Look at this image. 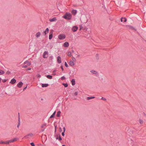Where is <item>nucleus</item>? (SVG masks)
I'll use <instances>...</instances> for the list:
<instances>
[{
	"label": "nucleus",
	"instance_id": "obj_42",
	"mask_svg": "<svg viewBox=\"0 0 146 146\" xmlns=\"http://www.w3.org/2000/svg\"><path fill=\"white\" fill-rule=\"evenodd\" d=\"M30 144L32 146H35V145L34 143L33 142L31 143H30Z\"/></svg>",
	"mask_w": 146,
	"mask_h": 146
},
{
	"label": "nucleus",
	"instance_id": "obj_5",
	"mask_svg": "<svg viewBox=\"0 0 146 146\" xmlns=\"http://www.w3.org/2000/svg\"><path fill=\"white\" fill-rule=\"evenodd\" d=\"M78 27L77 26H73L72 29V30L73 32H75L78 30Z\"/></svg>",
	"mask_w": 146,
	"mask_h": 146
},
{
	"label": "nucleus",
	"instance_id": "obj_55",
	"mask_svg": "<svg viewBox=\"0 0 146 146\" xmlns=\"http://www.w3.org/2000/svg\"><path fill=\"white\" fill-rule=\"evenodd\" d=\"M7 74H10V72L9 71H7Z\"/></svg>",
	"mask_w": 146,
	"mask_h": 146
},
{
	"label": "nucleus",
	"instance_id": "obj_13",
	"mask_svg": "<svg viewBox=\"0 0 146 146\" xmlns=\"http://www.w3.org/2000/svg\"><path fill=\"white\" fill-rule=\"evenodd\" d=\"M121 22H125L127 21V19L125 18L122 17L121 19Z\"/></svg>",
	"mask_w": 146,
	"mask_h": 146
},
{
	"label": "nucleus",
	"instance_id": "obj_23",
	"mask_svg": "<svg viewBox=\"0 0 146 146\" xmlns=\"http://www.w3.org/2000/svg\"><path fill=\"white\" fill-rule=\"evenodd\" d=\"M18 125H17V127L18 128L19 127V126L20 125V117H19V119H18Z\"/></svg>",
	"mask_w": 146,
	"mask_h": 146
},
{
	"label": "nucleus",
	"instance_id": "obj_7",
	"mask_svg": "<svg viewBox=\"0 0 146 146\" xmlns=\"http://www.w3.org/2000/svg\"><path fill=\"white\" fill-rule=\"evenodd\" d=\"M16 82V80L14 78H13L11 80V81L10 82V83L13 84H15Z\"/></svg>",
	"mask_w": 146,
	"mask_h": 146
},
{
	"label": "nucleus",
	"instance_id": "obj_33",
	"mask_svg": "<svg viewBox=\"0 0 146 146\" xmlns=\"http://www.w3.org/2000/svg\"><path fill=\"white\" fill-rule=\"evenodd\" d=\"M58 139L59 141H60L62 140V139L60 135H59V137Z\"/></svg>",
	"mask_w": 146,
	"mask_h": 146
},
{
	"label": "nucleus",
	"instance_id": "obj_49",
	"mask_svg": "<svg viewBox=\"0 0 146 146\" xmlns=\"http://www.w3.org/2000/svg\"><path fill=\"white\" fill-rule=\"evenodd\" d=\"M4 144V141H0V144Z\"/></svg>",
	"mask_w": 146,
	"mask_h": 146
},
{
	"label": "nucleus",
	"instance_id": "obj_18",
	"mask_svg": "<svg viewBox=\"0 0 146 146\" xmlns=\"http://www.w3.org/2000/svg\"><path fill=\"white\" fill-rule=\"evenodd\" d=\"M48 86V84H42V87H46Z\"/></svg>",
	"mask_w": 146,
	"mask_h": 146
},
{
	"label": "nucleus",
	"instance_id": "obj_31",
	"mask_svg": "<svg viewBox=\"0 0 146 146\" xmlns=\"http://www.w3.org/2000/svg\"><path fill=\"white\" fill-rule=\"evenodd\" d=\"M10 142H9V140L8 141H4V144H9Z\"/></svg>",
	"mask_w": 146,
	"mask_h": 146
},
{
	"label": "nucleus",
	"instance_id": "obj_39",
	"mask_svg": "<svg viewBox=\"0 0 146 146\" xmlns=\"http://www.w3.org/2000/svg\"><path fill=\"white\" fill-rule=\"evenodd\" d=\"M14 141H14V140L13 139H12V140H9V142L10 143H13V142Z\"/></svg>",
	"mask_w": 146,
	"mask_h": 146
},
{
	"label": "nucleus",
	"instance_id": "obj_26",
	"mask_svg": "<svg viewBox=\"0 0 146 146\" xmlns=\"http://www.w3.org/2000/svg\"><path fill=\"white\" fill-rule=\"evenodd\" d=\"M90 72L93 74H96L97 73V72L95 71H94V70H91L90 71Z\"/></svg>",
	"mask_w": 146,
	"mask_h": 146
},
{
	"label": "nucleus",
	"instance_id": "obj_19",
	"mask_svg": "<svg viewBox=\"0 0 146 146\" xmlns=\"http://www.w3.org/2000/svg\"><path fill=\"white\" fill-rule=\"evenodd\" d=\"M71 83L72 84V86H74L76 82H75V81L74 79H72L71 81Z\"/></svg>",
	"mask_w": 146,
	"mask_h": 146
},
{
	"label": "nucleus",
	"instance_id": "obj_20",
	"mask_svg": "<svg viewBox=\"0 0 146 146\" xmlns=\"http://www.w3.org/2000/svg\"><path fill=\"white\" fill-rule=\"evenodd\" d=\"M76 12L77 10L75 9H73L72 11V13L74 15H75L76 14Z\"/></svg>",
	"mask_w": 146,
	"mask_h": 146
},
{
	"label": "nucleus",
	"instance_id": "obj_4",
	"mask_svg": "<svg viewBox=\"0 0 146 146\" xmlns=\"http://www.w3.org/2000/svg\"><path fill=\"white\" fill-rule=\"evenodd\" d=\"M58 38L60 40H63L66 38V36L64 35H59L58 36Z\"/></svg>",
	"mask_w": 146,
	"mask_h": 146
},
{
	"label": "nucleus",
	"instance_id": "obj_47",
	"mask_svg": "<svg viewBox=\"0 0 146 146\" xmlns=\"http://www.w3.org/2000/svg\"><path fill=\"white\" fill-rule=\"evenodd\" d=\"M63 132H65V131H66V128L64 127H63Z\"/></svg>",
	"mask_w": 146,
	"mask_h": 146
},
{
	"label": "nucleus",
	"instance_id": "obj_35",
	"mask_svg": "<svg viewBox=\"0 0 146 146\" xmlns=\"http://www.w3.org/2000/svg\"><path fill=\"white\" fill-rule=\"evenodd\" d=\"M64 65H65V66L66 67H68V66L67 64V63L66 62H65V64H64Z\"/></svg>",
	"mask_w": 146,
	"mask_h": 146
},
{
	"label": "nucleus",
	"instance_id": "obj_14",
	"mask_svg": "<svg viewBox=\"0 0 146 146\" xmlns=\"http://www.w3.org/2000/svg\"><path fill=\"white\" fill-rule=\"evenodd\" d=\"M24 64H27V65H28L29 66H30L31 65V63L29 61L27 60L24 63Z\"/></svg>",
	"mask_w": 146,
	"mask_h": 146
},
{
	"label": "nucleus",
	"instance_id": "obj_30",
	"mask_svg": "<svg viewBox=\"0 0 146 146\" xmlns=\"http://www.w3.org/2000/svg\"><path fill=\"white\" fill-rule=\"evenodd\" d=\"M68 56H72L71 52H68Z\"/></svg>",
	"mask_w": 146,
	"mask_h": 146
},
{
	"label": "nucleus",
	"instance_id": "obj_46",
	"mask_svg": "<svg viewBox=\"0 0 146 146\" xmlns=\"http://www.w3.org/2000/svg\"><path fill=\"white\" fill-rule=\"evenodd\" d=\"M31 69V68H27L26 70V71H28V70H30Z\"/></svg>",
	"mask_w": 146,
	"mask_h": 146
},
{
	"label": "nucleus",
	"instance_id": "obj_51",
	"mask_svg": "<svg viewBox=\"0 0 146 146\" xmlns=\"http://www.w3.org/2000/svg\"><path fill=\"white\" fill-rule=\"evenodd\" d=\"M61 69H62V71H63L64 70V69H63V66H61Z\"/></svg>",
	"mask_w": 146,
	"mask_h": 146
},
{
	"label": "nucleus",
	"instance_id": "obj_60",
	"mask_svg": "<svg viewBox=\"0 0 146 146\" xmlns=\"http://www.w3.org/2000/svg\"><path fill=\"white\" fill-rule=\"evenodd\" d=\"M55 71H56V70H54V72H55Z\"/></svg>",
	"mask_w": 146,
	"mask_h": 146
},
{
	"label": "nucleus",
	"instance_id": "obj_28",
	"mask_svg": "<svg viewBox=\"0 0 146 146\" xmlns=\"http://www.w3.org/2000/svg\"><path fill=\"white\" fill-rule=\"evenodd\" d=\"M62 85H63L65 87H67L68 86V84L66 83H63L62 84Z\"/></svg>",
	"mask_w": 146,
	"mask_h": 146
},
{
	"label": "nucleus",
	"instance_id": "obj_21",
	"mask_svg": "<svg viewBox=\"0 0 146 146\" xmlns=\"http://www.w3.org/2000/svg\"><path fill=\"white\" fill-rule=\"evenodd\" d=\"M61 113V111H58L56 117H59L60 116V114Z\"/></svg>",
	"mask_w": 146,
	"mask_h": 146
},
{
	"label": "nucleus",
	"instance_id": "obj_25",
	"mask_svg": "<svg viewBox=\"0 0 146 146\" xmlns=\"http://www.w3.org/2000/svg\"><path fill=\"white\" fill-rule=\"evenodd\" d=\"M95 98V97H88L87 98V99L88 100H90Z\"/></svg>",
	"mask_w": 146,
	"mask_h": 146
},
{
	"label": "nucleus",
	"instance_id": "obj_24",
	"mask_svg": "<svg viewBox=\"0 0 146 146\" xmlns=\"http://www.w3.org/2000/svg\"><path fill=\"white\" fill-rule=\"evenodd\" d=\"M46 77L48 79H52V77L51 75H46Z\"/></svg>",
	"mask_w": 146,
	"mask_h": 146
},
{
	"label": "nucleus",
	"instance_id": "obj_32",
	"mask_svg": "<svg viewBox=\"0 0 146 146\" xmlns=\"http://www.w3.org/2000/svg\"><path fill=\"white\" fill-rule=\"evenodd\" d=\"M59 134H56L55 135V137H56V139H58V136H59Z\"/></svg>",
	"mask_w": 146,
	"mask_h": 146
},
{
	"label": "nucleus",
	"instance_id": "obj_8",
	"mask_svg": "<svg viewBox=\"0 0 146 146\" xmlns=\"http://www.w3.org/2000/svg\"><path fill=\"white\" fill-rule=\"evenodd\" d=\"M53 36V33L52 32L50 31L49 33V40H51Z\"/></svg>",
	"mask_w": 146,
	"mask_h": 146
},
{
	"label": "nucleus",
	"instance_id": "obj_17",
	"mask_svg": "<svg viewBox=\"0 0 146 146\" xmlns=\"http://www.w3.org/2000/svg\"><path fill=\"white\" fill-rule=\"evenodd\" d=\"M41 35V33L40 32H37L35 36L36 37L38 38Z\"/></svg>",
	"mask_w": 146,
	"mask_h": 146
},
{
	"label": "nucleus",
	"instance_id": "obj_56",
	"mask_svg": "<svg viewBox=\"0 0 146 146\" xmlns=\"http://www.w3.org/2000/svg\"><path fill=\"white\" fill-rule=\"evenodd\" d=\"M45 128L44 129H42L41 130V132H43L44 131L45 129Z\"/></svg>",
	"mask_w": 146,
	"mask_h": 146
},
{
	"label": "nucleus",
	"instance_id": "obj_45",
	"mask_svg": "<svg viewBox=\"0 0 146 146\" xmlns=\"http://www.w3.org/2000/svg\"><path fill=\"white\" fill-rule=\"evenodd\" d=\"M27 67V65H25L23 66L22 67L23 68H26Z\"/></svg>",
	"mask_w": 146,
	"mask_h": 146
},
{
	"label": "nucleus",
	"instance_id": "obj_41",
	"mask_svg": "<svg viewBox=\"0 0 146 146\" xmlns=\"http://www.w3.org/2000/svg\"><path fill=\"white\" fill-rule=\"evenodd\" d=\"M130 28L131 29H132L134 30L135 31L136 30L133 27H130Z\"/></svg>",
	"mask_w": 146,
	"mask_h": 146
},
{
	"label": "nucleus",
	"instance_id": "obj_58",
	"mask_svg": "<svg viewBox=\"0 0 146 146\" xmlns=\"http://www.w3.org/2000/svg\"><path fill=\"white\" fill-rule=\"evenodd\" d=\"M62 146H66L64 145H62Z\"/></svg>",
	"mask_w": 146,
	"mask_h": 146
},
{
	"label": "nucleus",
	"instance_id": "obj_38",
	"mask_svg": "<svg viewBox=\"0 0 146 146\" xmlns=\"http://www.w3.org/2000/svg\"><path fill=\"white\" fill-rule=\"evenodd\" d=\"M36 76L38 78H40L41 77V76L39 74H37L36 75Z\"/></svg>",
	"mask_w": 146,
	"mask_h": 146
},
{
	"label": "nucleus",
	"instance_id": "obj_10",
	"mask_svg": "<svg viewBox=\"0 0 146 146\" xmlns=\"http://www.w3.org/2000/svg\"><path fill=\"white\" fill-rule=\"evenodd\" d=\"M49 29H48V28H47L45 31H44L43 33V35H46V34H47V33H48V32H49Z\"/></svg>",
	"mask_w": 146,
	"mask_h": 146
},
{
	"label": "nucleus",
	"instance_id": "obj_29",
	"mask_svg": "<svg viewBox=\"0 0 146 146\" xmlns=\"http://www.w3.org/2000/svg\"><path fill=\"white\" fill-rule=\"evenodd\" d=\"M139 121L140 123L141 124H142L143 123V121L141 119H140Z\"/></svg>",
	"mask_w": 146,
	"mask_h": 146
},
{
	"label": "nucleus",
	"instance_id": "obj_6",
	"mask_svg": "<svg viewBox=\"0 0 146 146\" xmlns=\"http://www.w3.org/2000/svg\"><path fill=\"white\" fill-rule=\"evenodd\" d=\"M23 84V83L21 82H19L17 85V86L19 88H21V87Z\"/></svg>",
	"mask_w": 146,
	"mask_h": 146
},
{
	"label": "nucleus",
	"instance_id": "obj_48",
	"mask_svg": "<svg viewBox=\"0 0 146 146\" xmlns=\"http://www.w3.org/2000/svg\"><path fill=\"white\" fill-rule=\"evenodd\" d=\"M59 131L60 132H61L62 131V129L60 127L59 128Z\"/></svg>",
	"mask_w": 146,
	"mask_h": 146
},
{
	"label": "nucleus",
	"instance_id": "obj_15",
	"mask_svg": "<svg viewBox=\"0 0 146 146\" xmlns=\"http://www.w3.org/2000/svg\"><path fill=\"white\" fill-rule=\"evenodd\" d=\"M78 94V92H76L74 94H72V96L73 97V98H74L75 96H77Z\"/></svg>",
	"mask_w": 146,
	"mask_h": 146
},
{
	"label": "nucleus",
	"instance_id": "obj_36",
	"mask_svg": "<svg viewBox=\"0 0 146 146\" xmlns=\"http://www.w3.org/2000/svg\"><path fill=\"white\" fill-rule=\"evenodd\" d=\"M46 123H44V124L42 125L41 126V128H43L44 126H46Z\"/></svg>",
	"mask_w": 146,
	"mask_h": 146
},
{
	"label": "nucleus",
	"instance_id": "obj_54",
	"mask_svg": "<svg viewBox=\"0 0 146 146\" xmlns=\"http://www.w3.org/2000/svg\"><path fill=\"white\" fill-rule=\"evenodd\" d=\"M27 86L23 89V91H24L27 88Z\"/></svg>",
	"mask_w": 146,
	"mask_h": 146
},
{
	"label": "nucleus",
	"instance_id": "obj_27",
	"mask_svg": "<svg viewBox=\"0 0 146 146\" xmlns=\"http://www.w3.org/2000/svg\"><path fill=\"white\" fill-rule=\"evenodd\" d=\"M4 71L2 70H0V75H2L4 74Z\"/></svg>",
	"mask_w": 146,
	"mask_h": 146
},
{
	"label": "nucleus",
	"instance_id": "obj_16",
	"mask_svg": "<svg viewBox=\"0 0 146 146\" xmlns=\"http://www.w3.org/2000/svg\"><path fill=\"white\" fill-rule=\"evenodd\" d=\"M69 65L71 66H74V62L72 61H70L69 62Z\"/></svg>",
	"mask_w": 146,
	"mask_h": 146
},
{
	"label": "nucleus",
	"instance_id": "obj_52",
	"mask_svg": "<svg viewBox=\"0 0 146 146\" xmlns=\"http://www.w3.org/2000/svg\"><path fill=\"white\" fill-rule=\"evenodd\" d=\"M82 28V25H80V30Z\"/></svg>",
	"mask_w": 146,
	"mask_h": 146
},
{
	"label": "nucleus",
	"instance_id": "obj_59",
	"mask_svg": "<svg viewBox=\"0 0 146 146\" xmlns=\"http://www.w3.org/2000/svg\"><path fill=\"white\" fill-rule=\"evenodd\" d=\"M72 52H73V53L74 52V50H72Z\"/></svg>",
	"mask_w": 146,
	"mask_h": 146
},
{
	"label": "nucleus",
	"instance_id": "obj_43",
	"mask_svg": "<svg viewBox=\"0 0 146 146\" xmlns=\"http://www.w3.org/2000/svg\"><path fill=\"white\" fill-rule=\"evenodd\" d=\"M72 60H73L72 61H73V62L76 61V59L74 57H72Z\"/></svg>",
	"mask_w": 146,
	"mask_h": 146
},
{
	"label": "nucleus",
	"instance_id": "obj_1",
	"mask_svg": "<svg viewBox=\"0 0 146 146\" xmlns=\"http://www.w3.org/2000/svg\"><path fill=\"white\" fill-rule=\"evenodd\" d=\"M63 17L65 19L70 20L72 18V15L70 13H66L63 16Z\"/></svg>",
	"mask_w": 146,
	"mask_h": 146
},
{
	"label": "nucleus",
	"instance_id": "obj_22",
	"mask_svg": "<svg viewBox=\"0 0 146 146\" xmlns=\"http://www.w3.org/2000/svg\"><path fill=\"white\" fill-rule=\"evenodd\" d=\"M56 113V111H55L54 112L53 114L50 116V118H52L54 117Z\"/></svg>",
	"mask_w": 146,
	"mask_h": 146
},
{
	"label": "nucleus",
	"instance_id": "obj_57",
	"mask_svg": "<svg viewBox=\"0 0 146 146\" xmlns=\"http://www.w3.org/2000/svg\"><path fill=\"white\" fill-rule=\"evenodd\" d=\"M96 57H98V54H96Z\"/></svg>",
	"mask_w": 146,
	"mask_h": 146
},
{
	"label": "nucleus",
	"instance_id": "obj_11",
	"mask_svg": "<svg viewBox=\"0 0 146 146\" xmlns=\"http://www.w3.org/2000/svg\"><path fill=\"white\" fill-rule=\"evenodd\" d=\"M69 46V44L68 42H65L63 44V46L65 47H67Z\"/></svg>",
	"mask_w": 146,
	"mask_h": 146
},
{
	"label": "nucleus",
	"instance_id": "obj_2",
	"mask_svg": "<svg viewBox=\"0 0 146 146\" xmlns=\"http://www.w3.org/2000/svg\"><path fill=\"white\" fill-rule=\"evenodd\" d=\"M33 135V134L32 133H30L25 136L24 138L26 139H29L30 137H32Z\"/></svg>",
	"mask_w": 146,
	"mask_h": 146
},
{
	"label": "nucleus",
	"instance_id": "obj_44",
	"mask_svg": "<svg viewBox=\"0 0 146 146\" xmlns=\"http://www.w3.org/2000/svg\"><path fill=\"white\" fill-rule=\"evenodd\" d=\"M64 133H65V132L63 131V132H62V135L63 136H64L65 135Z\"/></svg>",
	"mask_w": 146,
	"mask_h": 146
},
{
	"label": "nucleus",
	"instance_id": "obj_9",
	"mask_svg": "<svg viewBox=\"0 0 146 146\" xmlns=\"http://www.w3.org/2000/svg\"><path fill=\"white\" fill-rule=\"evenodd\" d=\"M57 61L58 63L60 64L61 62V58L60 56H58L57 58Z\"/></svg>",
	"mask_w": 146,
	"mask_h": 146
},
{
	"label": "nucleus",
	"instance_id": "obj_12",
	"mask_svg": "<svg viewBox=\"0 0 146 146\" xmlns=\"http://www.w3.org/2000/svg\"><path fill=\"white\" fill-rule=\"evenodd\" d=\"M57 20L56 18L55 17L53 18L52 19H50L49 20V21L51 22L55 21Z\"/></svg>",
	"mask_w": 146,
	"mask_h": 146
},
{
	"label": "nucleus",
	"instance_id": "obj_3",
	"mask_svg": "<svg viewBox=\"0 0 146 146\" xmlns=\"http://www.w3.org/2000/svg\"><path fill=\"white\" fill-rule=\"evenodd\" d=\"M48 52L45 51L43 53V57L44 58H47L48 56Z\"/></svg>",
	"mask_w": 146,
	"mask_h": 146
},
{
	"label": "nucleus",
	"instance_id": "obj_53",
	"mask_svg": "<svg viewBox=\"0 0 146 146\" xmlns=\"http://www.w3.org/2000/svg\"><path fill=\"white\" fill-rule=\"evenodd\" d=\"M7 81V80H3V82H6Z\"/></svg>",
	"mask_w": 146,
	"mask_h": 146
},
{
	"label": "nucleus",
	"instance_id": "obj_50",
	"mask_svg": "<svg viewBox=\"0 0 146 146\" xmlns=\"http://www.w3.org/2000/svg\"><path fill=\"white\" fill-rule=\"evenodd\" d=\"M56 127H57V126H55V130H54V131H55V132L56 131Z\"/></svg>",
	"mask_w": 146,
	"mask_h": 146
},
{
	"label": "nucleus",
	"instance_id": "obj_37",
	"mask_svg": "<svg viewBox=\"0 0 146 146\" xmlns=\"http://www.w3.org/2000/svg\"><path fill=\"white\" fill-rule=\"evenodd\" d=\"M61 80H64L65 79V78L64 76H63L61 77Z\"/></svg>",
	"mask_w": 146,
	"mask_h": 146
},
{
	"label": "nucleus",
	"instance_id": "obj_34",
	"mask_svg": "<svg viewBox=\"0 0 146 146\" xmlns=\"http://www.w3.org/2000/svg\"><path fill=\"white\" fill-rule=\"evenodd\" d=\"M13 139L14 140V141H15L18 140L19 139L18 138H14V139Z\"/></svg>",
	"mask_w": 146,
	"mask_h": 146
},
{
	"label": "nucleus",
	"instance_id": "obj_40",
	"mask_svg": "<svg viewBox=\"0 0 146 146\" xmlns=\"http://www.w3.org/2000/svg\"><path fill=\"white\" fill-rule=\"evenodd\" d=\"M101 99L104 101H106V99L104 97H102Z\"/></svg>",
	"mask_w": 146,
	"mask_h": 146
}]
</instances>
